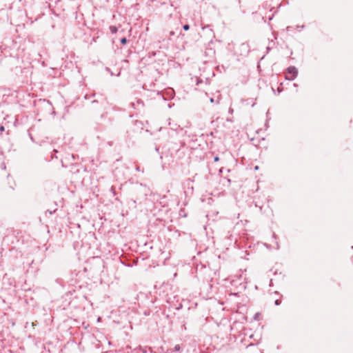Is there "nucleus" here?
Here are the masks:
<instances>
[{
	"label": "nucleus",
	"instance_id": "1",
	"mask_svg": "<svg viewBox=\"0 0 353 353\" xmlns=\"http://www.w3.org/2000/svg\"><path fill=\"white\" fill-rule=\"evenodd\" d=\"M298 74V70L294 66H290L287 68V74L285 75V79L288 81L294 80Z\"/></svg>",
	"mask_w": 353,
	"mask_h": 353
},
{
	"label": "nucleus",
	"instance_id": "13",
	"mask_svg": "<svg viewBox=\"0 0 353 353\" xmlns=\"http://www.w3.org/2000/svg\"><path fill=\"white\" fill-rule=\"evenodd\" d=\"M6 166L5 163H2L1 164V168L2 170H5V169H6Z\"/></svg>",
	"mask_w": 353,
	"mask_h": 353
},
{
	"label": "nucleus",
	"instance_id": "3",
	"mask_svg": "<svg viewBox=\"0 0 353 353\" xmlns=\"http://www.w3.org/2000/svg\"><path fill=\"white\" fill-rule=\"evenodd\" d=\"M131 105L134 109L141 110L144 107V103L141 99H136L135 101L131 103Z\"/></svg>",
	"mask_w": 353,
	"mask_h": 353
},
{
	"label": "nucleus",
	"instance_id": "2",
	"mask_svg": "<svg viewBox=\"0 0 353 353\" xmlns=\"http://www.w3.org/2000/svg\"><path fill=\"white\" fill-rule=\"evenodd\" d=\"M11 57H16L17 59H21L23 61L25 57V48L23 45H19L17 48V52L15 54L12 53Z\"/></svg>",
	"mask_w": 353,
	"mask_h": 353
},
{
	"label": "nucleus",
	"instance_id": "11",
	"mask_svg": "<svg viewBox=\"0 0 353 353\" xmlns=\"http://www.w3.org/2000/svg\"><path fill=\"white\" fill-rule=\"evenodd\" d=\"M139 350L142 352V353H147L148 352V349L147 347H141L139 349Z\"/></svg>",
	"mask_w": 353,
	"mask_h": 353
},
{
	"label": "nucleus",
	"instance_id": "9",
	"mask_svg": "<svg viewBox=\"0 0 353 353\" xmlns=\"http://www.w3.org/2000/svg\"><path fill=\"white\" fill-rule=\"evenodd\" d=\"M120 42L124 45L127 43V39L125 37H123L121 39Z\"/></svg>",
	"mask_w": 353,
	"mask_h": 353
},
{
	"label": "nucleus",
	"instance_id": "12",
	"mask_svg": "<svg viewBox=\"0 0 353 353\" xmlns=\"http://www.w3.org/2000/svg\"><path fill=\"white\" fill-rule=\"evenodd\" d=\"M281 303V301L280 299H276L275 301H274V303L276 305H279Z\"/></svg>",
	"mask_w": 353,
	"mask_h": 353
},
{
	"label": "nucleus",
	"instance_id": "8",
	"mask_svg": "<svg viewBox=\"0 0 353 353\" xmlns=\"http://www.w3.org/2000/svg\"><path fill=\"white\" fill-rule=\"evenodd\" d=\"M175 35V32L174 30H171L169 32V39H170L172 36Z\"/></svg>",
	"mask_w": 353,
	"mask_h": 353
},
{
	"label": "nucleus",
	"instance_id": "16",
	"mask_svg": "<svg viewBox=\"0 0 353 353\" xmlns=\"http://www.w3.org/2000/svg\"><path fill=\"white\" fill-rule=\"evenodd\" d=\"M136 170H137V171H139V170H140L139 167H137V168H136Z\"/></svg>",
	"mask_w": 353,
	"mask_h": 353
},
{
	"label": "nucleus",
	"instance_id": "7",
	"mask_svg": "<svg viewBox=\"0 0 353 353\" xmlns=\"http://www.w3.org/2000/svg\"><path fill=\"white\" fill-rule=\"evenodd\" d=\"M183 29L187 31L190 29V26L188 24H185L183 26Z\"/></svg>",
	"mask_w": 353,
	"mask_h": 353
},
{
	"label": "nucleus",
	"instance_id": "6",
	"mask_svg": "<svg viewBox=\"0 0 353 353\" xmlns=\"http://www.w3.org/2000/svg\"><path fill=\"white\" fill-rule=\"evenodd\" d=\"M174 352H179L181 350V346L179 345H176L174 347Z\"/></svg>",
	"mask_w": 353,
	"mask_h": 353
},
{
	"label": "nucleus",
	"instance_id": "4",
	"mask_svg": "<svg viewBox=\"0 0 353 353\" xmlns=\"http://www.w3.org/2000/svg\"><path fill=\"white\" fill-rule=\"evenodd\" d=\"M220 101H221V95L219 94L217 97H216L215 98L214 97H211L210 99V101L212 103H216V104H219L220 103Z\"/></svg>",
	"mask_w": 353,
	"mask_h": 353
},
{
	"label": "nucleus",
	"instance_id": "19",
	"mask_svg": "<svg viewBox=\"0 0 353 353\" xmlns=\"http://www.w3.org/2000/svg\"><path fill=\"white\" fill-rule=\"evenodd\" d=\"M242 46H247L245 43H243Z\"/></svg>",
	"mask_w": 353,
	"mask_h": 353
},
{
	"label": "nucleus",
	"instance_id": "18",
	"mask_svg": "<svg viewBox=\"0 0 353 353\" xmlns=\"http://www.w3.org/2000/svg\"><path fill=\"white\" fill-rule=\"evenodd\" d=\"M53 212H54L49 211V213H50V214H52Z\"/></svg>",
	"mask_w": 353,
	"mask_h": 353
},
{
	"label": "nucleus",
	"instance_id": "14",
	"mask_svg": "<svg viewBox=\"0 0 353 353\" xmlns=\"http://www.w3.org/2000/svg\"><path fill=\"white\" fill-rule=\"evenodd\" d=\"M219 161V157L218 156L214 157V161L216 162Z\"/></svg>",
	"mask_w": 353,
	"mask_h": 353
},
{
	"label": "nucleus",
	"instance_id": "17",
	"mask_svg": "<svg viewBox=\"0 0 353 353\" xmlns=\"http://www.w3.org/2000/svg\"><path fill=\"white\" fill-rule=\"evenodd\" d=\"M148 350H150V352L152 353V350H151V348H149Z\"/></svg>",
	"mask_w": 353,
	"mask_h": 353
},
{
	"label": "nucleus",
	"instance_id": "15",
	"mask_svg": "<svg viewBox=\"0 0 353 353\" xmlns=\"http://www.w3.org/2000/svg\"><path fill=\"white\" fill-rule=\"evenodd\" d=\"M5 128L3 125L0 126V132L1 133L3 131H4Z\"/></svg>",
	"mask_w": 353,
	"mask_h": 353
},
{
	"label": "nucleus",
	"instance_id": "5",
	"mask_svg": "<svg viewBox=\"0 0 353 353\" xmlns=\"http://www.w3.org/2000/svg\"><path fill=\"white\" fill-rule=\"evenodd\" d=\"M109 29H110V32H111L112 34H115V33H117V30H118L116 26H110V28H109Z\"/></svg>",
	"mask_w": 353,
	"mask_h": 353
},
{
	"label": "nucleus",
	"instance_id": "10",
	"mask_svg": "<svg viewBox=\"0 0 353 353\" xmlns=\"http://www.w3.org/2000/svg\"><path fill=\"white\" fill-rule=\"evenodd\" d=\"M110 192L112 193L114 196L116 195L115 188L114 186H112L110 188Z\"/></svg>",
	"mask_w": 353,
	"mask_h": 353
}]
</instances>
